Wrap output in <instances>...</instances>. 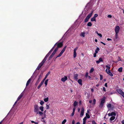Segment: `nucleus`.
Returning a JSON list of instances; mask_svg holds the SVG:
<instances>
[{
	"label": "nucleus",
	"instance_id": "obj_1",
	"mask_svg": "<svg viewBox=\"0 0 124 124\" xmlns=\"http://www.w3.org/2000/svg\"><path fill=\"white\" fill-rule=\"evenodd\" d=\"M63 46V44L62 42H57L54 45V46L56 47V46H57V47L54 49V50H56V51H57L58 50V48L61 47Z\"/></svg>",
	"mask_w": 124,
	"mask_h": 124
},
{
	"label": "nucleus",
	"instance_id": "obj_2",
	"mask_svg": "<svg viewBox=\"0 0 124 124\" xmlns=\"http://www.w3.org/2000/svg\"><path fill=\"white\" fill-rule=\"evenodd\" d=\"M93 11V10L92 11H91V13L89 14L86 16V18H85V22H86L88 21L89 19L91 17V16H92Z\"/></svg>",
	"mask_w": 124,
	"mask_h": 124
},
{
	"label": "nucleus",
	"instance_id": "obj_3",
	"mask_svg": "<svg viewBox=\"0 0 124 124\" xmlns=\"http://www.w3.org/2000/svg\"><path fill=\"white\" fill-rule=\"evenodd\" d=\"M46 61L43 59L42 62L39 64L37 68V69L38 70H39L41 67L43 65Z\"/></svg>",
	"mask_w": 124,
	"mask_h": 124
},
{
	"label": "nucleus",
	"instance_id": "obj_4",
	"mask_svg": "<svg viewBox=\"0 0 124 124\" xmlns=\"http://www.w3.org/2000/svg\"><path fill=\"white\" fill-rule=\"evenodd\" d=\"M66 47V46L63 48L61 52L56 57V58L58 57H60L62 55V54L64 52V51H65Z\"/></svg>",
	"mask_w": 124,
	"mask_h": 124
},
{
	"label": "nucleus",
	"instance_id": "obj_5",
	"mask_svg": "<svg viewBox=\"0 0 124 124\" xmlns=\"http://www.w3.org/2000/svg\"><path fill=\"white\" fill-rule=\"evenodd\" d=\"M34 112L36 113L38 111L39 109L38 108V105L37 104H35L34 105Z\"/></svg>",
	"mask_w": 124,
	"mask_h": 124
},
{
	"label": "nucleus",
	"instance_id": "obj_6",
	"mask_svg": "<svg viewBox=\"0 0 124 124\" xmlns=\"http://www.w3.org/2000/svg\"><path fill=\"white\" fill-rule=\"evenodd\" d=\"M105 102V100L104 99H102L101 101L99 107L101 108L103 106Z\"/></svg>",
	"mask_w": 124,
	"mask_h": 124
},
{
	"label": "nucleus",
	"instance_id": "obj_7",
	"mask_svg": "<svg viewBox=\"0 0 124 124\" xmlns=\"http://www.w3.org/2000/svg\"><path fill=\"white\" fill-rule=\"evenodd\" d=\"M120 27L118 26H116L115 29V33H118L120 30Z\"/></svg>",
	"mask_w": 124,
	"mask_h": 124
},
{
	"label": "nucleus",
	"instance_id": "obj_8",
	"mask_svg": "<svg viewBox=\"0 0 124 124\" xmlns=\"http://www.w3.org/2000/svg\"><path fill=\"white\" fill-rule=\"evenodd\" d=\"M56 52V50H54L53 52L51 54L50 56V57L49 58V60H50L52 58V57H53V56H54V55L55 54Z\"/></svg>",
	"mask_w": 124,
	"mask_h": 124
},
{
	"label": "nucleus",
	"instance_id": "obj_9",
	"mask_svg": "<svg viewBox=\"0 0 124 124\" xmlns=\"http://www.w3.org/2000/svg\"><path fill=\"white\" fill-rule=\"evenodd\" d=\"M84 109L83 107H82L81 109V111L80 113V116L81 117L82 116L84 115Z\"/></svg>",
	"mask_w": 124,
	"mask_h": 124
},
{
	"label": "nucleus",
	"instance_id": "obj_10",
	"mask_svg": "<svg viewBox=\"0 0 124 124\" xmlns=\"http://www.w3.org/2000/svg\"><path fill=\"white\" fill-rule=\"evenodd\" d=\"M108 115L109 116H115L116 115V113L114 112H112L111 113H109Z\"/></svg>",
	"mask_w": 124,
	"mask_h": 124
},
{
	"label": "nucleus",
	"instance_id": "obj_11",
	"mask_svg": "<svg viewBox=\"0 0 124 124\" xmlns=\"http://www.w3.org/2000/svg\"><path fill=\"white\" fill-rule=\"evenodd\" d=\"M51 52H50V51H49V52L46 55L45 57L44 58V59L46 61L47 58L48 57L49 55L50 54Z\"/></svg>",
	"mask_w": 124,
	"mask_h": 124
},
{
	"label": "nucleus",
	"instance_id": "obj_12",
	"mask_svg": "<svg viewBox=\"0 0 124 124\" xmlns=\"http://www.w3.org/2000/svg\"><path fill=\"white\" fill-rule=\"evenodd\" d=\"M67 79V77L65 76L64 77L62 78L61 80L62 82H64Z\"/></svg>",
	"mask_w": 124,
	"mask_h": 124
},
{
	"label": "nucleus",
	"instance_id": "obj_13",
	"mask_svg": "<svg viewBox=\"0 0 124 124\" xmlns=\"http://www.w3.org/2000/svg\"><path fill=\"white\" fill-rule=\"evenodd\" d=\"M103 61V60L102 58H100L98 60L96 61V62L97 64H99L100 62Z\"/></svg>",
	"mask_w": 124,
	"mask_h": 124
},
{
	"label": "nucleus",
	"instance_id": "obj_14",
	"mask_svg": "<svg viewBox=\"0 0 124 124\" xmlns=\"http://www.w3.org/2000/svg\"><path fill=\"white\" fill-rule=\"evenodd\" d=\"M78 74H74V79L76 80H77L78 79Z\"/></svg>",
	"mask_w": 124,
	"mask_h": 124
},
{
	"label": "nucleus",
	"instance_id": "obj_15",
	"mask_svg": "<svg viewBox=\"0 0 124 124\" xmlns=\"http://www.w3.org/2000/svg\"><path fill=\"white\" fill-rule=\"evenodd\" d=\"M50 71H49L48 72V73L46 74V76L43 79L42 81H43V82H44L45 80V79H46V78L47 77V76H48V75L50 74Z\"/></svg>",
	"mask_w": 124,
	"mask_h": 124
},
{
	"label": "nucleus",
	"instance_id": "obj_16",
	"mask_svg": "<svg viewBox=\"0 0 124 124\" xmlns=\"http://www.w3.org/2000/svg\"><path fill=\"white\" fill-rule=\"evenodd\" d=\"M116 91L120 94H121L123 92L121 89H117Z\"/></svg>",
	"mask_w": 124,
	"mask_h": 124
},
{
	"label": "nucleus",
	"instance_id": "obj_17",
	"mask_svg": "<svg viewBox=\"0 0 124 124\" xmlns=\"http://www.w3.org/2000/svg\"><path fill=\"white\" fill-rule=\"evenodd\" d=\"M44 82H43V81H42L41 83L38 86L37 88L38 89H39L40 88L41 86L43 84Z\"/></svg>",
	"mask_w": 124,
	"mask_h": 124
},
{
	"label": "nucleus",
	"instance_id": "obj_18",
	"mask_svg": "<svg viewBox=\"0 0 124 124\" xmlns=\"http://www.w3.org/2000/svg\"><path fill=\"white\" fill-rule=\"evenodd\" d=\"M78 82L80 85H82V80L81 79H79L78 81Z\"/></svg>",
	"mask_w": 124,
	"mask_h": 124
},
{
	"label": "nucleus",
	"instance_id": "obj_19",
	"mask_svg": "<svg viewBox=\"0 0 124 124\" xmlns=\"http://www.w3.org/2000/svg\"><path fill=\"white\" fill-rule=\"evenodd\" d=\"M23 95L22 94H21L19 96L17 99V101H19L23 96Z\"/></svg>",
	"mask_w": 124,
	"mask_h": 124
},
{
	"label": "nucleus",
	"instance_id": "obj_20",
	"mask_svg": "<svg viewBox=\"0 0 124 124\" xmlns=\"http://www.w3.org/2000/svg\"><path fill=\"white\" fill-rule=\"evenodd\" d=\"M78 102L76 101H75L74 103H73V106L74 107H75L77 105H78Z\"/></svg>",
	"mask_w": 124,
	"mask_h": 124
},
{
	"label": "nucleus",
	"instance_id": "obj_21",
	"mask_svg": "<svg viewBox=\"0 0 124 124\" xmlns=\"http://www.w3.org/2000/svg\"><path fill=\"white\" fill-rule=\"evenodd\" d=\"M118 38V33H115V38H113L114 41H115Z\"/></svg>",
	"mask_w": 124,
	"mask_h": 124
},
{
	"label": "nucleus",
	"instance_id": "obj_22",
	"mask_svg": "<svg viewBox=\"0 0 124 124\" xmlns=\"http://www.w3.org/2000/svg\"><path fill=\"white\" fill-rule=\"evenodd\" d=\"M31 81V78H30L27 81V83L26 84V86H27L30 83Z\"/></svg>",
	"mask_w": 124,
	"mask_h": 124
},
{
	"label": "nucleus",
	"instance_id": "obj_23",
	"mask_svg": "<svg viewBox=\"0 0 124 124\" xmlns=\"http://www.w3.org/2000/svg\"><path fill=\"white\" fill-rule=\"evenodd\" d=\"M40 78V76H39V78H38V80L36 82L35 84V85L36 86H37L38 84H39V82L40 80H39V78Z\"/></svg>",
	"mask_w": 124,
	"mask_h": 124
},
{
	"label": "nucleus",
	"instance_id": "obj_24",
	"mask_svg": "<svg viewBox=\"0 0 124 124\" xmlns=\"http://www.w3.org/2000/svg\"><path fill=\"white\" fill-rule=\"evenodd\" d=\"M76 55H77V53H76V51H75V50L74 51L73 57L74 58H75L76 57Z\"/></svg>",
	"mask_w": 124,
	"mask_h": 124
},
{
	"label": "nucleus",
	"instance_id": "obj_25",
	"mask_svg": "<svg viewBox=\"0 0 124 124\" xmlns=\"http://www.w3.org/2000/svg\"><path fill=\"white\" fill-rule=\"evenodd\" d=\"M122 67H121L119 68L118 70V71L120 72H121L122 71Z\"/></svg>",
	"mask_w": 124,
	"mask_h": 124
},
{
	"label": "nucleus",
	"instance_id": "obj_26",
	"mask_svg": "<svg viewBox=\"0 0 124 124\" xmlns=\"http://www.w3.org/2000/svg\"><path fill=\"white\" fill-rule=\"evenodd\" d=\"M91 21H92V22H93L94 21L96 22V20L95 18L94 17H93L92 18H91Z\"/></svg>",
	"mask_w": 124,
	"mask_h": 124
},
{
	"label": "nucleus",
	"instance_id": "obj_27",
	"mask_svg": "<svg viewBox=\"0 0 124 124\" xmlns=\"http://www.w3.org/2000/svg\"><path fill=\"white\" fill-rule=\"evenodd\" d=\"M115 118V116H112L110 118V121H113L114 120Z\"/></svg>",
	"mask_w": 124,
	"mask_h": 124
},
{
	"label": "nucleus",
	"instance_id": "obj_28",
	"mask_svg": "<svg viewBox=\"0 0 124 124\" xmlns=\"http://www.w3.org/2000/svg\"><path fill=\"white\" fill-rule=\"evenodd\" d=\"M100 49L98 47H97L96 50H95V53H97L98 52V51Z\"/></svg>",
	"mask_w": 124,
	"mask_h": 124
},
{
	"label": "nucleus",
	"instance_id": "obj_29",
	"mask_svg": "<svg viewBox=\"0 0 124 124\" xmlns=\"http://www.w3.org/2000/svg\"><path fill=\"white\" fill-rule=\"evenodd\" d=\"M92 25V24L91 22H89L87 24V26H88L90 27Z\"/></svg>",
	"mask_w": 124,
	"mask_h": 124
},
{
	"label": "nucleus",
	"instance_id": "obj_30",
	"mask_svg": "<svg viewBox=\"0 0 124 124\" xmlns=\"http://www.w3.org/2000/svg\"><path fill=\"white\" fill-rule=\"evenodd\" d=\"M37 114H39L40 115H42L43 114V113L42 112H40V111H39L38 112L36 113Z\"/></svg>",
	"mask_w": 124,
	"mask_h": 124
},
{
	"label": "nucleus",
	"instance_id": "obj_31",
	"mask_svg": "<svg viewBox=\"0 0 124 124\" xmlns=\"http://www.w3.org/2000/svg\"><path fill=\"white\" fill-rule=\"evenodd\" d=\"M86 118H89L90 117L89 115L87 113H86Z\"/></svg>",
	"mask_w": 124,
	"mask_h": 124
},
{
	"label": "nucleus",
	"instance_id": "obj_32",
	"mask_svg": "<svg viewBox=\"0 0 124 124\" xmlns=\"http://www.w3.org/2000/svg\"><path fill=\"white\" fill-rule=\"evenodd\" d=\"M94 70V69L93 68H91L90 71V73H91Z\"/></svg>",
	"mask_w": 124,
	"mask_h": 124
},
{
	"label": "nucleus",
	"instance_id": "obj_33",
	"mask_svg": "<svg viewBox=\"0 0 124 124\" xmlns=\"http://www.w3.org/2000/svg\"><path fill=\"white\" fill-rule=\"evenodd\" d=\"M48 81V79H46L45 82V86H46V85H47V82Z\"/></svg>",
	"mask_w": 124,
	"mask_h": 124
},
{
	"label": "nucleus",
	"instance_id": "obj_34",
	"mask_svg": "<svg viewBox=\"0 0 124 124\" xmlns=\"http://www.w3.org/2000/svg\"><path fill=\"white\" fill-rule=\"evenodd\" d=\"M39 108L41 110V111H43L44 110L43 108L44 107L42 106L40 107Z\"/></svg>",
	"mask_w": 124,
	"mask_h": 124
},
{
	"label": "nucleus",
	"instance_id": "obj_35",
	"mask_svg": "<svg viewBox=\"0 0 124 124\" xmlns=\"http://www.w3.org/2000/svg\"><path fill=\"white\" fill-rule=\"evenodd\" d=\"M44 101L45 102H47L48 101V97L46 98H45V99H44Z\"/></svg>",
	"mask_w": 124,
	"mask_h": 124
},
{
	"label": "nucleus",
	"instance_id": "obj_36",
	"mask_svg": "<svg viewBox=\"0 0 124 124\" xmlns=\"http://www.w3.org/2000/svg\"><path fill=\"white\" fill-rule=\"evenodd\" d=\"M107 107L108 108H111V105L110 104H109L107 105Z\"/></svg>",
	"mask_w": 124,
	"mask_h": 124
},
{
	"label": "nucleus",
	"instance_id": "obj_37",
	"mask_svg": "<svg viewBox=\"0 0 124 124\" xmlns=\"http://www.w3.org/2000/svg\"><path fill=\"white\" fill-rule=\"evenodd\" d=\"M66 121V120L64 119L62 122V124H64Z\"/></svg>",
	"mask_w": 124,
	"mask_h": 124
},
{
	"label": "nucleus",
	"instance_id": "obj_38",
	"mask_svg": "<svg viewBox=\"0 0 124 124\" xmlns=\"http://www.w3.org/2000/svg\"><path fill=\"white\" fill-rule=\"evenodd\" d=\"M109 74H108V75H109V76H111L112 77L113 76V74L110 72Z\"/></svg>",
	"mask_w": 124,
	"mask_h": 124
},
{
	"label": "nucleus",
	"instance_id": "obj_39",
	"mask_svg": "<svg viewBox=\"0 0 124 124\" xmlns=\"http://www.w3.org/2000/svg\"><path fill=\"white\" fill-rule=\"evenodd\" d=\"M100 80H102L103 79V76L102 75L100 74Z\"/></svg>",
	"mask_w": 124,
	"mask_h": 124
},
{
	"label": "nucleus",
	"instance_id": "obj_40",
	"mask_svg": "<svg viewBox=\"0 0 124 124\" xmlns=\"http://www.w3.org/2000/svg\"><path fill=\"white\" fill-rule=\"evenodd\" d=\"M40 105H42L44 103V102L42 101H41L40 102Z\"/></svg>",
	"mask_w": 124,
	"mask_h": 124
},
{
	"label": "nucleus",
	"instance_id": "obj_41",
	"mask_svg": "<svg viewBox=\"0 0 124 124\" xmlns=\"http://www.w3.org/2000/svg\"><path fill=\"white\" fill-rule=\"evenodd\" d=\"M46 109H49V107L48 105L47 104H46Z\"/></svg>",
	"mask_w": 124,
	"mask_h": 124
},
{
	"label": "nucleus",
	"instance_id": "obj_42",
	"mask_svg": "<svg viewBox=\"0 0 124 124\" xmlns=\"http://www.w3.org/2000/svg\"><path fill=\"white\" fill-rule=\"evenodd\" d=\"M111 109L113 110L115 108V107L113 105H111Z\"/></svg>",
	"mask_w": 124,
	"mask_h": 124
},
{
	"label": "nucleus",
	"instance_id": "obj_43",
	"mask_svg": "<svg viewBox=\"0 0 124 124\" xmlns=\"http://www.w3.org/2000/svg\"><path fill=\"white\" fill-rule=\"evenodd\" d=\"M92 124H97L96 122L94 120L92 121Z\"/></svg>",
	"mask_w": 124,
	"mask_h": 124
},
{
	"label": "nucleus",
	"instance_id": "obj_44",
	"mask_svg": "<svg viewBox=\"0 0 124 124\" xmlns=\"http://www.w3.org/2000/svg\"><path fill=\"white\" fill-rule=\"evenodd\" d=\"M98 16V15L97 14H94V16L93 17L95 18L96 17H97Z\"/></svg>",
	"mask_w": 124,
	"mask_h": 124
},
{
	"label": "nucleus",
	"instance_id": "obj_45",
	"mask_svg": "<svg viewBox=\"0 0 124 124\" xmlns=\"http://www.w3.org/2000/svg\"><path fill=\"white\" fill-rule=\"evenodd\" d=\"M106 67L108 68V69L110 70V66H109L107 65H106Z\"/></svg>",
	"mask_w": 124,
	"mask_h": 124
},
{
	"label": "nucleus",
	"instance_id": "obj_46",
	"mask_svg": "<svg viewBox=\"0 0 124 124\" xmlns=\"http://www.w3.org/2000/svg\"><path fill=\"white\" fill-rule=\"evenodd\" d=\"M85 33L84 32H82L81 33V36H82L83 37H85Z\"/></svg>",
	"mask_w": 124,
	"mask_h": 124
},
{
	"label": "nucleus",
	"instance_id": "obj_47",
	"mask_svg": "<svg viewBox=\"0 0 124 124\" xmlns=\"http://www.w3.org/2000/svg\"><path fill=\"white\" fill-rule=\"evenodd\" d=\"M98 35L101 37H102V35L101 33H98V32H97Z\"/></svg>",
	"mask_w": 124,
	"mask_h": 124
},
{
	"label": "nucleus",
	"instance_id": "obj_48",
	"mask_svg": "<svg viewBox=\"0 0 124 124\" xmlns=\"http://www.w3.org/2000/svg\"><path fill=\"white\" fill-rule=\"evenodd\" d=\"M93 104L95 105V102H96V100L95 99H94L93 100Z\"/></svg>",
	"mask_w": 124,
	"mask_h": 124
},
{
	"label": "nucleus",
	"instance_id": "obj_49",
	"mask_svg": "<svg viewBox=\"0 0 124 124\" xmlns=\"http://www.w3.org/2000/svg\"><path fill=\"white\" fill-rule=\"evenodd\" d=\"M88 73L87 72L85 75V77L86 78H87V77L88 76Z\"/></svg>",
	"mask_w": 124,
	"mask_h": 124
},
{
	"label": "nucleus",
	"instance_id": "obj_50",
	"mask_svg": "<svg viewBox=\"0 0 124 124\" xmlns=\"http://www.w3.org/2000/svg\"><path fill=\"white\" fill-rule=\"evenodd\" d=\"M86 119L87 118L86 117H84L83 119V121H86Z\"/></svg>",
	"mask_w": 124,
	"mask_h": 124
},
{
	"label": "nucleus",
	"instance_id": "obj_51",
	"mask_svg": "<svg viewBox=\"0 0 124 124\" xmlns=\"http://www.w3.org/2000/svg\"><path fill=\"white\" fill-rule=\"evenodd\" d=\"M97 54V53H94V54L93 57H96Z\"/></svg>",
	"mask_w": 124,
	"mask_h": 124
},
{
	"label": "nucleus",
	"instance_id": "obj_52",
	"mask_svg": "<svg viewBox=\"0 0 124 124\" xmlns=\"http://www.w3.org/2000/svg\"><path fill=\"white\" fill-rule=\"evenodd\" d=\"M124 98V92H123L122 93V94H121Z\"/></svg>",
	"mask_w": 124,
	"mask_h": 124
},
{
	"label": "nucleus",
	"instance_id": "obj_53",
	"mask_svg": "<svg viewBox=\"0 0 124 124\" xmlns=\"http://www.w3.org/2000/svg\"><path fill=\"white\" fill-rule=\"evenodd\" d=\"M118 61H121V59L120 58V57L119 56L118 57Z\"/></svg>",
	"mask_w": 124,
	"mask_h": 124
},
{
	"label": "nucleus",
	"instance_id": "obj_54",
	"mask_svg": "<svg viewBox=\"0 0 124 124\" xmlns=\"http://www.w3.org/2000/svg\"><path fill=\"white\" fill-rule=\"evenodd\" d=\"M76 109V108L75 107H74L73 109V112H75V111Z\"/></svg>",
	"mask_w": 124,
	"mask_h": 124
},
{
	"label": "nucleus",
	"instance_id": "obj_55",
	"mask_svg": "<svg viewBox=\"0 0 124 124\" xmlns=\"http://www.w3.org/2000/svg\"><path fill=\"white\" fill-rule=\"evenodd\" d=\"M108 18H111L112 17V16H111V15H109L108 16Z\"/></svg>",
	"mask_w": 124,
	"mask_h": 124
},
{
	"label": "nucleus",
	"instance_id": "obj_56",
	"mask_svg": "<svg viewBox=\"0 0 124 124\" xmlns=\"http://www.w3.org/2000/svg\"><path fill=\"white\" fill-rule=\"evenodd\" d=\"M74 113H75V112H72V113L71 114V116H73L74 114Z\"/></svg>",
	"mask_w": 124,
	"mask_h": 124
},
{
	"label": "nucleus",
	"instance_id": "obj_57",
	"mask_svg": "<svg viewBox=\"0 0 124 124\" xmlns=\"http://www.w3.org/2000/svg\"><path fill=\"white\" fill-rule=\"evenodd\" d=\"M103 90L104 91V92L106 91V89L105 87H103Z\"/></svg>",
	"mask_w": 124,
	"mask_h": 124
},
{
	"label": "nucleus",
	"instance_id": "obj_58",
	"mask_svg": "<svg viewBox=\"0 0 124 124\" xmlns=\"http://www.w3.org/2000/svg\"><path fill=\"white\" fill-rule=\"evenodd\" d=\"M108 72H107V73L108 74H109L108 73H109L110 72V70H109V69H108Z\"/></svg>",
	"mask_w": 124,
	"mask_h": 124
},
{
	"label": "nucleus",
	"instance_id": "obj_59",
	"mask_svg": "<svg viewBox=\"0 0 124 124\" xmlns=\"http://www.w3.org/2000/svg\"><path fill=\"white\" fill-rule=\"evenodd\" d=\"M75 121L74 120H73L72 121V124H74Z\"/></svg>",
	"mask_w": 124,
	"mask_h": 124
},
{
	"label": "nucleus",
	"instance_id": "obj_60",
	"mask_svg": "<svg viewBox=\"0 0 124 124\" xmlns=\"http://www.w3.org/2000/svg\"><path fill=\"white\" fill-rule=\"evenodd\" d=\"M107 40H108V41L112 40L111 39H109V38H108L107 39Z\"/></svg>",
	"mask_w": 124,
	"mask_h": 124
},
{
	"label": "nucleus",
	"instance_id": "obj_61",
	"mask_svg": "<svg viewBox=\"0 0 124 124\" xmlns=\"http://www.w3.org/2000/svg\"><path fill=\"white\" fill-rule=\"evenodd\" d=\"M104 85L105 86L107 87V83H106Z\"/></svg>",
	"mask_w": 124,
	"mask_h": 124
},
{
	"label": "nucleus",
	"instance_id": "obj_62",
	"mask_svg": "<svg viewBox=\"0 0 124 124\" xmlns=\"http://www.w3.org/2000/svg\"><path fill=\"white\" fill-rule=\"evenodd\" d=\"M78 47H76V48H75L74 50V51L75 50V51H76V50L77 49H78Z\"/></svg>",
	"mask_w": 124,
	"mask_h": 124
},
{
	"label": "nucleus",
	"instance_id": "obj_63",
	"mask_svg": "<svg viewBox=\"0 0 124 124\" xmlns=\"http://www.w3.org/2000/svg\"><path fill=\"white\" fill-rule=\"evenodd\" d=\"M121 123L122 124H124V120L122 121Z\"/></svg>",
	"mask_w": 124,
	"mask_h": 124
},
{
	"label": "nucleus",
	"instance_id": "obj_64",
	"mask_svg": "<svg viewBox=\"0 0 124 124\" xmlns=\"http://www.w3.org/2000/svg\"><path fill=\"white\" fill-rule=\"evenodd\" d=\"M86 121H83V124H85Z\"/></svg>",
	"mask_w": 124,
	"mask_h": 124
}]
</instances>
